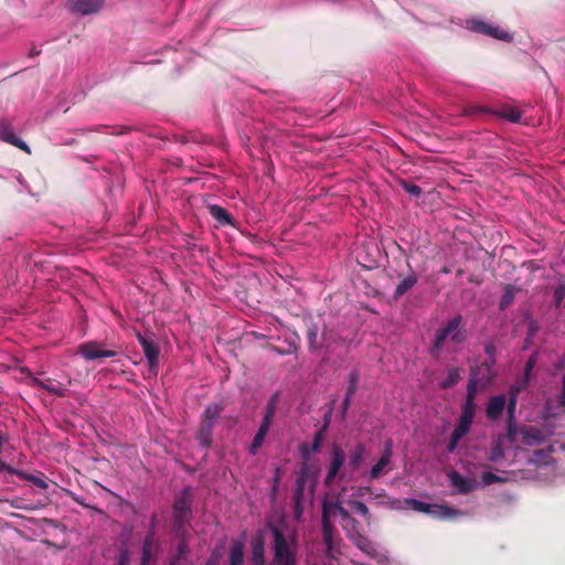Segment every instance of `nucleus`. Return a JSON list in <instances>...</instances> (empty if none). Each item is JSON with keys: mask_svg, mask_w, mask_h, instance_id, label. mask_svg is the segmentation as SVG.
Segmentation results:
<instances>
[{"mask_svg": "<svg viewBox=\"0 0 565 565\" xmlns=\"http://www.w3.org/2000/svg\"><path fill=\"white\" fill-rule=\"evenodd\" d=\"M507 404V397L503 394L494 395L489 398L486 408V416L489 420H498Z\"/></svg>", "mask_w": 565, "mask_h": 565, "instance_id": "13", "label": "nucleus"}, {"mask_svg": "<svg viewBox=\"0 0 565 565\" xmlns=\"http://www.w3.org/2000/svg\"><path fill=\"white\" fill-rule=\"evenodd\" d=\"M522 441L526 446L540 445L543 441V435L535 427H527L522 431Z\"/></svg>", "mask_w": 565, "mask_h": 565, "instance_id": "29", "label": "nucleus"}, {"mask_svg": "<svg viewBox=\"0 0 565 565\" xmlns=\"http://www.w3.org/2000/svg\"><path fill=\"white\" fill-rule=\"evenodd\" d=\"M104 4V0H71L70 8L79 14H92L97 12Z\"/></svg>", "mask_w": 565, "mask_h": 565, "instance_id": "14", "label": "nucleus"}, {"mask_svg": "<svg viewBox=\"0 0 565 565\" xmlns=\"http://www.w3.org/2000/svg\"><path fill=\"white\" fill-rule=\"evenodd\" d=\"M558 403L559 405L565 406V375L563 376L562 380V393L558 397Z\"/></svg>", "mask_w": 565, "mask_h": 565, "instance_id": "53", "label": "nucleus"}, {"mask_svg": "<svg viewBox=\"0 0 565 565\" xmlns=\"http://www.w3.org/2000/svg\"><path fill=\"white\" fill-rule=\"evenodd\" d=\"M564 297H565V288L564 287H557L554 290V301H555L556 307L561 306Z\"/></svg>", "mask_w": 565, "mask_h": 565, "instance_id": "48", "label": "nucleus"}, {"mask_svg": "<svg viewBox=\"0 0 565 565\" xmlns=\"http://www.w3.org/2000/svg\"><path fill=\"white\" fill-rule=\"evenodd\" d=\"M471 424L462 420H458L455 429L451 433L449 443L447 445L448 452H454L458 446L460 439L468 434L470 430Z\"/></svg>", "mask_w": 565, "mask_h": 565, "instance_id": "18", "label": "nucleus"}, {"mask_svg": "<svg viewBox=\"0 0 565 565\" xmlns=\"http://www.w3.org/2000/svg\"><path fill=\"white\" fill-rule=\"evenodd\" d=\"M324 348L330 351L333 347L347 344V338L341 330L334 326H323Z\"/></svg>", "mask_w": 565, "mask_h": 565, "instance_id": "11", "label": "nucleus"}, {"mask_svg": "<svg viewBox=\"0 0 565 565\" xmlns=\"http://www.w3.org/2000/svg\"><path fill=\"white\" fill-rule=\"evenodd\" d=\"M301 452H302V458H303L305 460H308V459H309V452H308V448H307V446H306V445H302V446H301Z\"/></svg>", "mask_w": 565, "mask_h": 565, "instance_id": "59", "label": "nucleus"}, {"mask_svg": "<svg viewBox=\"0 0 565 565\" xmlns=\"http://www.w3.org/2000/svg\"><path fill=\"white\" fill-rule=\"evenodd\" d=\"M156 525H157V516H156V514H153V515L151 516V521H150V531H153V532H154V527H156Z\"/></svg>", "mask_w": 565, "mask_h": 565, "instance_id": "61", "label": "nucleus"}, {"mask_svg": "<svg viewBox=\"0 0 565 565\" xmlns=\"http://www.w3.org/2000/svg\"><path fill=\"white\" fill-rule=\"evenodd\" d=\"M137 338L142 348L143 354L148 361L150 371L156 374L160 355V349L158 344L154 341L141 335L140 333L138 334Z\"/></svg>", "mask_w": 565, "mask_h": 565, "instance_id": "9", "label": "nucleus"}, {"mask_svg": "<svg viewBox=\"0 0 565 565\" xmlns=\"http://www.w3.org/2000/svg\"><path fill=\"white\" fill-rule=\"evenodd\" d=\"M154 535L156 533L153 531H149L143 540L142 544V553H141V562L145 564H150V561L152 559V548L154 544Z\"/></svg>", "mask_w": 565, "mask_h": 565, "instance_id": "30", "label": "nucleus"}, {"mask_svg": "<svg viewBox=\"0 0 565 565\" xmlns=\"http://www.w3.org/2000/svg\"><path fill=\"white\" fill-rule=\"evenodd\" d=\"M524 387L521 385H513L509 388L505 408L508 413V435L512 436L515 433V409L518 404V397Z\"/></svg>", "mask_w": 565, "mask_h": 565, "instance_id": "8", "label": "nucleus"}, {"mask_svg": "<svg viewBox=\"0 0 565 565\" xmlns=\"http://www.w3.org/2000/svg\"><path fill=\"white\" fill-rule=\"evenodd\" d=\"M182 561L180 557H174L172 556L170 562H169V565H182Z\"/></svg>", "mask_w": 565, "mask_h": 565, "instance_id": "57", "label": "nucleus"}, {"mask_svg": "<svg viewBox=\"0 0 565 565\" xmlns=\"http://www.w3.org/2000/svg\"><path fill=\"white\" fill-rule=\"evenodd\" d=\"M119 134H120V132H117V131L115 132V130H114V129H113V131H111V135H119Z\"/></svg>", "mask_w": 565, "mask_h": 565, "instance_id": "63", "label": "nucleus"}, {"mask_svg": "<svg viewBox=\"0 0 565 565\" xmlns=\"http://www.w3.org/2000/svg\"><path fill=\"white\" fill-rule=\"evenodd\" d=\"M358 524L359 522L353 516H351V520L344 521L343 529L348 530L351 527L352 530H356Z\"/></svg>", "mask_w": 565, "mask_h": 565, "instance_id": "52", "label": "nucleus"}, {"mask_svg": "<svg viewBox=\"0 0 565 565\" xmlns=\"http://www.w3.org/2000/svg\"><path fill=\"white\" fill-rule=\"evenodd\" d=\"M476 396L477 395L472 391L467 392L466 401L461 407V413L459 416L460 420L472 424L477 408V405L475 403Z\"/></svg>", "mask_w": 565, "mask_h": 565, "instance_id": "21", "label": "nucleus"}, {"mask_svg": "<svg viewBox=\"0 0 565 565\" xmlns=\"http://www.w3.org/2000/svg\"><path fill=\"white\" fill-rule=\"evenodd\" d=\"M354 543L360 550L364 552H369V547L371 546L370 541L360 534L358 535V539Z\"/></svg>", "mask_w": 565, "mask_h": 565, "instance_id": "46", "label": "nucleus"}, {"mask_svg": "<svg viewBox=\"0 0 565 565\" xmlns=\"http://www.w3.org/2000/svg\"><path fill=\"white\" fill-rule=\"evenodd\" d=\"M270 350H273L279 355H289L291 353H295L298 350V347L295 343H289L287 349H280L278 347L271 345Z\"/></svg>", "mask_w": 565, "mask_h": 565, "instance_id": "45", "label": "nucleus"}, {"mask_svg": "<svg viewBox=\"0 0 565 565\" xmlns=\"http://www.w3.org/2000/svg\"><path fill=\"white\" fill-rule=\"evenodd\" d=\"M481 480L484 484L489 486V484H493V483H501L504 481L503 478L492 473V472H483L481 475Z\"/></svg>", "mask_w": 565, "mask_h": 565, "instance_id": "43", "label": "nucleus"}, {"mask_svg": "<svg viewBox=\"0 0 565 565\" xmlns=\"http://www.w3.org/2000/svg\"><path fill=\"white\" fill-rule=\"evenodd\" d=\"M407 507L412 508L413 510L422 513H427L434 515V507L431 504H428L426 502L416 500V499H406Z\"/></svg>", "mask_w": 565, "mask_h": 565, "instance_id": "37", "label": "nucleus"}, {"mask_svg": "<svg viewBox=\"0 0 565 565\" xmlns=\"http://www.w3.org/2000/svg\"><path fill=\"white\" fill-rule=\"evenodd\" d=\"M335 508L338 511L337 514H339L343 521L351 520V514L341 504Z\"/></svg>", "mask_w": 565, "mask_h": 565, "instance_id": "50", "label": "nucleus"}, {"mask_svg": "<svg viewBox=\"0 0 565 565\" xmlns=\"http://www.w3.org/2000/svg\"><path fill=\"white\" fill-rule=\"evenodd\" d=\"M462 317L457 315L445 327L436 331L435 340L431 348V355L438 356L448 339L456 344H460L466 340V331L460 328Z\"/></svg>", "mask_w": 565, "mask_h": 565, "instance_id": "1", "label": "nucleus"}, {"mask_svg": "<svg viewBox=\"0 0 565 565\" xmlns=\"http://www.w3.org/2000/svg\"><path fill=\"white\" fill-rule=\"evenodd\" d=\"M339 502H334V501H323L322 502V518H324V515L327 516L328 520L331 521V518L334 516L338 511H337V508L335 507H339Z\"/></svg>", "mask_w": 565, "mask_h": 565, "instance_id": "40", "label": "nucleus"}, {"mask_svg": "<svg viewBox=\"0 0 565 565\" xmlns=\"http://www.w3.org/2000/svg\"><path fill=\"white\" fill-rule=\"evenodd\" d=\"M307 342L310 351H318L324 348L323 331L319 335L317 323H310L307 329Z\"/></svg>", "mask_w": 565, "mask_h": 565, "instance_id": "19", "label": "nucleus"}, {"mask_svg": "<svg viewBox=\"0 0 565 565\" xmlns=\"http://www.w3.org/2000/svg\"><path fill=\"white\" fill-rule=\"evenodd\" d=\"M13 145L19 147L20 149L24 150L26 153H31V150H30L28 143H13Z\"/></svg>", "mask_w": 565, "mask_h": 565, "instance_id": "58", "label": "nucleus"}, {"mask_svg": "<svg viewBox=\"0 0 565 565\" xmlns=\"http://www.w3.org/2000/svg\"><path fill=\"white\" fill-rule=\"evenodd\" d=\"M399 185L402 189L407 192L409 195L419 198L423 193V190L420 186L413 184L408 182L407 180H399Z\"/></svg>", "mask_w": 565, "mask_h": 565, "instance_id": "39", "label": "nucleus"}, {"mask_svg": "<svg viewBox=\"0 0 565 565\" xmlns=\"http://www.w3.org/2000/svg\"><path fill=\"white\" fill-rule=\"evenodd\" d=\"M462 512L459 511V510H456L451 507H448V505H435L434 507V515L435 518H438V519H452V518H456L458 515H461Z\"/></svg>", "mask_w": 565, "mask_h": 565, "instance_id": "33", "label": "nucleus"}, {"mask_svg": "<svg viewBox=\"0 0 565 565\" xmlns=\"http://www.w3.org/2000/svg\"><path fill=\"white\" fill-rule=\"evenodd\" d=\"M349 504L361 515H363L367 521L370 519V511L365 503L362 501H350Z\"/></svg>", "mask_w": 565, "mask_h": 565, "instance_id": "42", "label": "nucleus"}, {"mask_svg": "<svg viewBox=\"0 0 565 565\" xmlns=\"http://www.w3.org/2000/svg\"><path fill=\"white\" fill-rule=\"evenodd\" d=\"M294 510H295V516L297 519L300 518V515L302 514V511H303L302 504L297 505L296 503H294Z\"/></svg>", "mask_w": 565, "mask_h": 565, "instance_id": "56", "label": "nucleus"}, {"mask_svg": "<svg viewBox=\"0 0 565 565\" xmlns=\"http://www.w3.org/2000/svg\"><path fill=\"white\" fill-rule=\"evenodd\" d=\"M230 565H244V543L234 541L230 546Z\"/></svg>", "mask_w": 565, "mask_h": 565, "instance_id": "27", "label": "nucleus"}, {"mask_svg": "<svg viewBox=\"0 0 565 565\" xmlns=\"http://www.w3.org/2000/svg\"><path fill=\"white\" fill-rule=\"evenodd\" d=\"M0 471H6L9 475L14 476L13 471H19V469L10 467L8 463H6L3 460L0 459Z\"/></svg>", "mask_w": 565, "mask_h": 565, "instance_id": "51", "label": "nucleus"}, {"mask_svg": "<svg viewBox=\"0 0 565 565\" xmlns=\"http://www.w3.org/2000/svg\"><path fill=\"white\" fill-rule=\"evenodd\" d=\"M140 565H150V564L140 563Z\"/></svg>", "mask_w": 565, "mask_h": 565, "instance_id": "64", "label": "nucleus"}, {"mask_svg": "<svg viewBox=\"0 0 565 565\" xmlns=\"http://www.w3.org/2000/svg\"><path fill=\"white\" fill-rule=\"evenodd\" d=\"M537 362V353H532L530 358L527 359L525 366H524V382L521 386L525 387L530 381L531 373L533 369L535 367Z\"/></svg>", "mask_w": 565, "mask_h": 565, "instance_id": "38", "label": "nucleus"}, {"mask_svg": "<svg viewBox=\"0 0 565 565\" xmlns=\"http://www.w3.org/2000/svg\"><path fill=\"white\" fill-rule=\"evenodd\" d=\"M364 455H365V447L364 445L362 444H359L351 452H350V456H349V465L356 469L359 468V466L361 465V462L363 461L364 459Z\"/></svg>", "mask_w": 565, "mask_h": 565, "instance_id": "36", "label": "nucleus"}, {"mask_svg": "<svg viewBox=\"0 0 565 565\" xmlns=\"http://www.w3.org/2000/svg\"><path fill=\"white\" fill-rule=\"evenodd\" d=\"M269 428H270V425L265 424L263 422L260 423L258 430H257L256 435L254 436V439L249 446V452L252 455H256L258 452L259 448L262 447V445L265 440V437L268 434Z\"/></svg>", "mask_w": 565, "mask_h": 565, "instance_id": "26", "label": "nucleus"}, {"mask_svg": "<svg viewBox=\"0 0 565 565\" xmlns=\"http://www.w3.org/2000/svg\"><path fill=\"white\" fill-rule=\"evenodd\" d=\"M321 444H322V433L319 431L315 435V438L312 440V444H311V452H318L321 448Z\"/></svg>", "mask_w": 565, "mask_h": 565, "instance_id": "47", "label": "nucleus"}, {"mask_svg": "<svg viewBox=\"0 0 565 565\" xmlns=\"http://www.w3.org/2000/svg\"><path fill=\"white\" fill-rule=\"evenodd\" d=\"M503 456L502 449L499 445H495L491 451V455L489 456L490 461H498L499 458Z\"/></svg>", "mask_w": 565, "mask_h": 565, "instance_id": "49", "label": "nucleus"}, {"mask_svg": "<svg viewBox=\"0 0 565 565\" xmlns=\"http://www.w3.org/2000/svg\"><path fill=\"white\" fill-rule=\"evenodd\" d=\"M526 107H519L515 105H503L494 114L508 121L520 122L525 113Z\"/></svg>", "mask_w": 565, "mask_h": 565, "instance_id": "16", "label": "nucleus"}, {"mask_svg": "<svg viewBox=\"0 0 565 565\" xmlns=\"http://www.w3.org/2000/svg\"><path fill=\"white\" fill-rule=\"evenodd\" d=\"M13 472H14V476H17L18 478H20L22 480H28L40 489L45 490L49 488V483L43 478L36 477L34 475H29L25 471L20 470V469H19V471H13Z\"/></svg>", "mask_w": 565, "mask_h": 565, "instance_id": "34", "label": "nucleus"}, {"mask_svg": "<svg viewBox=\"0 0 565 565\" xmlns=\"http://www.w3.org/2000/svg\"><path fill=\"white\" fill-rule=\"evenodd\" d=\"M189 552L188 543L184 537H182L177 546V553L173 555L174 557H180L181 559H184L186 554Z\"/></svg>", "mask_w": 565, "mask_h": 565, "instance_id": "44", "label": "nucleus"}, {"mask_svg": "<svg viewBox=\"0 0 565 565\" xmlns=\"http://www.w3.org/2000/svg\"><path fill=\"white\" fill-rule=\"evenodd\" d=\"M553 451V447L550 446L546 450H543V449H540V450H535L533 456L534 458L532 459L533 461L535 462H544L546 463L547 460L551 458V452Z\"/></svg>", "mask_w": 565, "mask_h": 565, "instance_id": "41", "label": "nucleus"}, {"mask_svg": "<svg viewBox=\"0 0 565 565\" xmlns=\"http://www.w3.org/2000/svg\"><path fill=\"white\" fill-rule=\"evenodd\" d=\"M321 519L323 543L326 545L327 554L331 556L334 548L335 527L326 515Z\"/></svg>", "mask_w": 565, "mask_h": 565, "instance_id": "17", "label": "nucleus"}, {"mask_svg": "<svg viewBox=\"0 0 565 565\" xmlns=\"http://www.w3.org/2000/svg\"><path fill=\"white\" fill-rule=\"evenodd\" d=\"M350 405H345V398H343V403H342V411H341V415L342 417H345L347 413H348V409H349Z\"/></svg>", "mask_w": 565, "mask_h": 565, "instance_id": "60", "label": "nucleus"}, {"mask_svg": "<svg viewBox=\"0 0 565 565\" xmlns=\"http://www.w3.org/2000/svg\"><path fill=\"white\" fill-rule=\"evenodd\" d=\"M211 216L217 221V223L222 226L231 225L234 226L235 222L232 215L228 213L226 209L217 204H211L207 206Z\"/></svg>", "mask_w": 565, "mask_h": 565, "instance_id": "23", "label": "nucleus"}, {"mask_svg": "<svg viewBox=\"0 0 565 565\" xmlns=\"http://www.w3.org/2000/svg\"><path fill=\"white\" fill-rule=\"evenodd\" d=\"M392 455H393V441L387 440L385 443V447H384L382 456L380 457L377 462L372 467V469L370 471L371 480H376L382 476L384 469L391 463Z\"/></svg>", "mask_w": 565, "mask_h": 565, "instance_id": "10", "label": "nucleus"}, {"mask_svg": "<svg viewBox=\"0 0 565 565\" xmlns=\"http://www.w3.org/2000/svg\"><path fill=\"white\" fill-rule=\"evenodd\" d=\"M494 363V359H488L479 365L471 367L467 392L472 391L477 395L479 388H484L493 382L495 377V372L493 371Z\"/></svg>", "mask_w": 565, "mask_h": 565, "instance_id": "3", "label": "nucleus"}, {"mask_svg": "<svg viewBox=\"0 0 565 565\" xmlns=\"http://www.w3.org/2000/svg\"><path fill=\"white\" fill-rule=\"evenodd\" d=\"M519 291H520L519 287H516L514 285H510V284L505 285L504 289H503V294H502L500 302H499L500 309L505 310L507 308H509L513 303L515 296Z\"/></svg>", "mask_w": 565, "mask_h": 565, "instance_id": "28", "label": "nucleus"}, {"mask_svg": "<svg viewBox=\"0 0 565 565\" xmlns=\"http://www.w3.org/2000/svg\"><path fill=\"white\" fill-rule=\"evenodd\" d=\"M127 563H128V553L126 551H124L119 557V565H127Z\"/></svg>", "mask_w": 565, "mask_h": 565, "instance_id": "55", "label": "nucleus"}, {"mask_svg": "<svg viewBox=\"0 0 565 565\" xmlns=\"http://www.w3.org/2000/svg\"><path fill=\"white\" fill-rule=\"evenodd\" d=\"M250 563L253 565L266 563L265 540L262 533L250 540Z\"/></svg>", "mask_w": 565, "mask_h": 565, "instance_id": "15", "label": "nucleus"}, {"mask_svg": "<svg viewBox=\"0 0 565 565\" xmlns=\"http://www.w3.org/2000/svg\"><path fill=\"white\" fill-rule=\"evenodd\" d=\"M307 486V471H302L296 479V489L294 492L292 501L300 505L305 501V492Z\"/></svg>", "mask_w": 565, "mask_h": 565, "instance_id": "25", "label": "nucleus"}, {"mask_svg": "<svg viewBox=\"0 0 565 565\" xmlns=\"http://www.w3.org/2000/svg\"><path fill=\"white\" fill-rule=\"evenodd\" d=\"M223 411L224 406L222 404L211 403L205 407L202 414L196 439L200 446L205 449H209L212 446L214 426Z\"/></svg>", "mask_w": 565, "mask_h": 565, "instance_id": "2", "label": "nucleus"}, {"mask_svg": "<svg viewBox=\"0 0 565 565\" xmlns=\"http://www.w3.org/2000/svg\"><path fill=\"white\" fill-rule=\"evenodd\" d=\"M467 26L469 30L483 33L487 35H490L492 38L503 40V41H511L512 36L504 30L500 29L499 26L490 25L483 21L472 19L467 21Z\"/></svg>", "mask_w": 565, "mask_h": 565, "instance_id": "6", "label": "nucleus"}, {"mask_svg": "<svg viewBox=\"0 0 565 565\" xmlns=\"http://www.w3.org/2000/svg\"><path fill=\"white\" fill-rule=\"evenodd\" d=\"M191 503L192 494L190 488H185L180 494L175 497L172 505V522L177 532L184 530L185 523L191 516Z\"/></svg>", "mask_w": 565, "mask_h": 565, "instance_id": "4", "label": "nucleus"}, {"mask_svg": "<svg viewBox=\"0 0 565 565\" xmlns=\"http://www.w3.org/2000/svg\"><path fill=\"white\" fill-rule=\"evenodd\" d=\"M0 139L2 141H21L12 125L6 119L0 120Z\"/></svg>", "mask_w": 565, "mask_h": 565, "instance_id": "32", "label": "nucleus"}, {"mask_svg": "<svg viewBox=\"0 0 565 565\" xmlns=\"http://www.w3.org/2000/svg\"><path fill=\"white\" fill-rule=\"evenodd\" d=\"M330 455L331 460L329 463L328 472L323 480L326 487H331L335 478H339L340 480L344 478V475L341 473V469L345 462L344 451L340 446L333 445L331 447Z\"/></svg>", "mask_w": 565, "mask_h": 565, "instance_id": "5", "label": "nucleus"}, {"mask_svg": "<svg viewBox=\"0 0 565 565\" xmlns=\"http://www.w3.org/2000/svg\"><path fill=\"white\" fill-rule=\"evenodd\" d=\"M449 479L451 486L455 487L460 494H468L478 487V482L475 479L466 478L457 471H451Z\"/></svg>", "mask_w": 565, "mask_h": 565, "instance_id": "12", "label": "nucleus"}, {"mask_svg": "<svg viewBox=\"0 0 565 565\" xmlns=\"http://www.w3.org/2000/svg\"><path fill=\"white\" fill-rule=\"evenodd\" d=\"M418 276L412 271L406 277H403L401 281L397 284L394 292H393V299L396 301L401 299L406 292H408L413 287L417 284Z\"/></svg>", "mask_w": 565, "mask_h": 565, "instance_id": "22", "label": "nucleus"}, {"mask_svg": "<svg viewBox=\"0 0 565 565\" xmlns=\"http://www.w3.org/2000/svg\"><path fill=\"white\" fill-rule=\"evenodd\" d=\"M461 377V370L459 367H451L447 372L446 379L440 383L441 388H449L455 386Z\"/></svg>", "mask_w": 565, "mask_h": 565, "instance_id": "35", "label": "nucleus"}, {"mask_svg": "<svg viewBox=\"0 0 565 565\" xmlns=\"http://www.w3.org/2000/svg\"><path fill=\"white\" fill-rule=\"evenodd\" d=\"M484 351L489 355V359H494L495 347L493 344H487Z\"/></svg>", "mask_w": 565, "mask_h": 565, "instance_id": "54", "label": "nucleus"}, {"mask_svg": "<svg viewBox=\"0 0 565 565\" xmlns=\"http://www.w3.org/2000/svg\"><path fill=\"white\" fill-rule=\"evenodd\" d=\"M33 384L60 397H65L67 393V390L60 382L52 379H33Z\"/></svg>", "mask_w": 565, "mask_h": 565, "instance_id": "20", "label": "nucleus"}, {"mask_svg": "<svg viewBox=\"0 0 565 565\" xmlns=\"http://www.w3.org/2000/svg\"><path fill=\"white\" fill-rule=\"evenodd\" d=\"M359 383H360V374L358 371L353 370L349 374V384L345 391V405H351V399L353 395L359 390Z\"/></svg>", "mask_w": 565, "mask_h": 565, "instance_id": "31", "label": "nucleus"}, {"mask_svg": "<svg viewBox=\"0 0 565 565\" xmlns=\"http://www.w3.org/2000/svg\"><path fill=\"white\" fill-rule=\"evenodd\" d=\"M278 402H279V393L276 392L269 397V399L267 401V403L264 407L263 418H262L263 423L271 426L274 417L276 415L277 407H278Z\"/></svg>", "mask_w": 565, "mask_h": 565, "instance_id": "24", "label": "nucleus"}, {"mask_svg": "<svg viewBox=\"0 0 565 565\" xmlns=\"http://www.w3.org/2000/svg\"><path fill=\"white\" fill-rule=\"evenodd\" d=\"M204 565H217V559L215 557H210Z\"/></svg>", "mask_w": 565, "mask_h": 565, "instance_id": "62", "label": "nucleus"}, {"mask_svg": "<svg viewBox=\"0 0 565 565\" xmlns=\"http://www.w3.org/2000/svg\"><path fill=\"white\" fill-rule=\"evenodd\" d=\"M78 352L85 360L88 361L100 358H114L117 355V352L114 350H104L102 344L97 341H88L81 344Z\"/></svg>", "mask_w": 565, "mask_h": 565, "instance_id": "7", "label": "nucleus"}]
</instances>
